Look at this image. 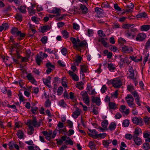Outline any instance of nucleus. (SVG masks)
Listing matches in <instances>:
<instances>
[{"label": "nucleus", "mask_w": 150, "mask_h": 150, "mask_svg": "<svg viewBox=\"0 0 150 150\" xmlns=\"http://www.w3.org/2000/svg\"><path fill=\"white\" fill-rule=\"evenodd\" d=\"M70 40L73 44V47L76 50H80V48L83 46L84 45V41H81L78 38H76L71 37L70 38Z\"/></svg>", "instance_id": "obj_1"}, {"label": "nucleus", "mask_w": 150, "mask_h": 150, "mask_svg": "<svg viewBox=\"0 0 150 150\" xmlns=\"http://www.w3.org/2000/svg\"><path fill=\"white\" fill-rule=\"evenodd\" d=\"M129 78L133 80L135 85L136 86L138 83L137 79L138 76L137 72V71H134L131 67H129Z\"/></svg>", "instance_id": "obj_2"}, {"label": "nucleus", "mask_w": 150, "mask_h": 150, "mask_svg": "<svg viewBox=\"0 0 150 150\" xmlns=\"http://www.w3.org/2000/svg\"><path fill=\"white\" fill-rule=\"evenodd\" d=\"M88 129L91 133L88 132V134L94 139H97L99 137L103 139L106 136L107 134L105 133L98 134V132H96L95 129L92 130L90 129Z\"/></svg>", "instance_id": "obj_3"}, {"label": "nucleus", "mask_w": 150, "mask_h": 150, "mask_svg": "<svg viewBox=\"0 0 150 150\" xmlns=\"http://www.w3.org/2000/svg\"><path fill=\"white\" fill-rule=\"evenodd\" d=\"M137 31V30L136 28L127 30L125 32V35L127 38H134L136 36V33Z\"/></svg>", "instance_id": "obj_4"}, {"label": "nucleus", "mask_w": 150, "mask_h": 150, "mask_svg": "<svg viewBox=\"0 0 150 150\" xmlns=\"http://www.w3.org/2000/svg\"><path fill=\"white\" fill-rule=\"evenodd\" d=\"M125 100L128 106L131 108L135 107V104L134 103V98L130 94L127 95L125 97Z\"/></svg>", "instance_id": "obj_5"}, {"label": "nucleus", "mask_w": 150, "mask_h": 150, "mask_svg": "<svg viewBox=\"0 0 150 150\" xmlns=\"http://www.w3.org/2000/svg\"><path fill=\"white\" fill-rule=\"evenodd\" d=\"M111 84L115 88H119L122 85V81L119 78H115L112 80Z\"/></svg>", "instance_id": "obj_6"}, {"label": "nucleus", "mask_w": 150, "mask_h": 150, "mask_svg": "<svg viewBox=\"0 0 150 150\" xmlns=\"http://www.w3.org/2000/svg\"><path fill=\"white\" fill-rule=\"evenodd\" d=\"M11 33L16 36H20L21 38H23L25 36V34L21 33L20 31H19L18 29L15 27L12 28L11 30Z\"/></svg>", "instance_id": "obj_7"}, {"label": "nucleus", "mask_w": 150, "mask_h": 150, "mask_svg": "<svg viewBox=\"0 0 150 150\" xmlns=\"http://www.w3.org/2000/svg\"><path fill=\"white\" fill-rule=\"evenodd\" d=\"M132 121L134 124L137 125H139L141 126L143 125L142 119L141 117H135L133 118Z\"/></svg>", "instance_id": "obj_8"}, {"label": "nucleus", "mask_w": 150, "mask_h": 150, "mask_svg": "<svg viewBox=\"0 0 150 150\" xmlns=\"http://www.w3.org/2000/svg\"><path fill=\"white\" fill-rule=\"evenodd\" d=\"M122 52L124 53L128 54L133 51L132 48L130 46H124L122 47Z\"/></svg>", "instance_id": "obj_9"}, {"label": "nucleus", "mask_w": 150, "mask_h": 150, "mask_svg": "<svg viewBox=\"0 0 150 150\" xmlns=\"http://www.w3.org/2000/svg\"><path fill=\"white\" fill-rule=\"evenodd\" d=\"M27 125H28L29 127L32 126V125L34 127L37 126L38 127L39 126V125H38V123L35 118H34L32 120L28 121L27 122Z\"/></svg>", "instance_id": "obj_10"}, {"label": "nucleus", "mask_w": 150, "mask_h": 150, "mask_svg": "<svg viewBox=\"0 0 150 150\" xmlns=\"http://www.w3.org/2000/svg\"><path fill=\"white\" fill-rule=\"evenodd\" d=\"M42 52H40V54H38L35 57V60L36 63L38 65H40L41 62L43 59V57H42Z\"/></svg>", "instance_id": "obj_11"}, {"label": "nucleus", "mask_w": 150, "mask_h": 150, "mask_svg": "<svg viewBox=\"0 0 150 150\" xmlns=\"http://www.w3.org/2000/svg\"><path fill=\"white\" fill-rule=\"evenodd\" d=\"M146 37L145 34L140 33L137 35L136 40L137 41H142L145 39Z\"/></svg>", "instance_id": "obj_12"}, {"label": "nucleus", "mask_w": 150, "mask_h": 150, "mask_svg": "<svg viewBox=\"0 0 150 150\" xmlns=\"http://www.w3.org/2000/svg\"><path fill=\"white\" fill-rule=\"evenodd\" d=\"M51 77L50 76H48L47 78L42 79L44 84L46 86H48L49 88H50L51 86L50 85V83L51 82L50 80H51Z\"/></svg>", "instance_id": "obj_13"}, {"label": "nucleus", "mask_w": 150, "mask_h": 150, "mask_svg": "<svg viewBox=\"0 0 150 150\" xmlns=\"http://www.w3.org/2000/svg\"><path fill=\"white\" fill-rule=\"evenodd\" d=\"M133 139L135 144L139 146L142 143V141L141 138L136 136L133 135Z\"/></svg>", "instance_id": "obj_14"}, {"label": "nucleus", "mask_w": 150, "mask_h": 150, "mask_svg": "<svg viewBox=\"0 0 150 150\" xmlns=\"http://www.w3.org/2000/svg\"><path fill=\"white\" fill-rule=\"evenodd\" d=\"M108 124V120H104L101 123V126L102 128L100 127H99V129L102 131L106 130L107 129Z\"/></svg>", "instance_id": "obj_15"}, {"label": "nucleus", "mask_w": 150, "mask_h": 150, "mask_svg": "<svg viewBox=\"0 0 150 150\" xmlns=\"http://www.w3.org/2000/svg\"><path fill=\"white\" fill-rule=\"evenodd\" d=\"M69 75L71 77L72 79L75 81H78L79 79L78 76L73 72L71 71H68Z\"/></svg>", "instance_id": "obj_16"}, {"label": "nucleus", "mask_w": 150, "mask_h": 150, "mask_svg": "<svg viewBox=\"0 0 150 150\" xmlns=\"http://www.w3.org/2000/svg\"><path fill=\"white\" fill-rule=\"evenodd\" d=\"M95 11L96 13L95 16L100 18L101 16V15L103 14V10L101 8L96 7L95 8Z\"/></svg>", "instance_id": "obj_17"}, {"label": "nucleus", "mask_w": 150, "mask_h": 150, "mask_svg": "<svg viewBox=\"0 0 150 150\" xmlns=\"http://www.w3.org/2000/svg\"><path fill=\"white\" fill-rule=\"evenodd\" d=\"M122 26L124 29H129L130 28H133L135 27V25L134 24H123Z\"/></svg>", "instance_id": "obj_18"}, {"label": "nucleus", "mask_w": 150, "mask_h": 150, "mask_svg": "<svg viewBox=\"0 0 150 150\" xmlns=\"http://www.w3.org/2000/svg\"><path fill=\"white\" fill-rule=\"evenodd\" d=\"M134 4L132 3H130L129 5H127L126 6V10L125 11L124 13L129 12L132 11V10L134 8Z\"/></svg>", "instance_id": "obj_19"}, {"label": "nucleus", "mask_w": 150, "mask_h": 150, "mask_svg": "<svg viewBox=\"0 0 150 150\" xmlns=\"http://www.w3.org/2000/svg\"><path fill=\"white\" fill-rule=\"evenodd\" d=\"M109 110H115L117 108V105L113 102H110L108 103Z\"/></svg>", "instance_id": "obj_20"}, {"label": "nucleus", "mask_w": 150, "mask_h": 150, "mask_svg": "<svg viewBox=\"0 0 150 150\" xmlns=\"http://www.w3.org/2000/svg\"><path fill=\"white\" fill-rule=\"evenodd\" d=\"M40 28V32L43 33L45 32L46 31L50 30L51 28V27L49 25H46L41 27Z\"/></svg>", "instance_id": "obj_21"}, {"label": "nucleus", "mask_w": 150, "mask_h": 150, "mask_svg": "<svg viewBox=\"0 0 150 150\" xmlns=\"http://www.w3.org/2000/svg\"><path fill=\"white\" fill-rule=\"evenodd\" d=\"M150 29V25H143L140 26V29L142 31H147Z\"/></svg>", "instance_id": "obj_22"}, {"label": "nucleus", "mask_w": 150, "mask_h": 150, "mask_svg": "<svg viewBox=\"0 0 150 150\" xmlns=\"http://www.w3.org/2000/svg\"><path fill=\"white\" fill-rule=\"evenodd\" d=\"M80 111L81 110L78 108H77L72 114V117L74 118H76L80 115Z\"/></svg>", "instance_id": "obj_23"}, {"label": "nucleus", "mask_w": 150, "mask_h": 150, "mask_svg": "<svg viewBox=\"0 0 150 150\" xmlns=\"http://www.w3.org/2000/svg\"><path fill=\"white\" fill-rule=\"evenodd\" d=\"M60 12L61 10L59 8L55 7L53 8L50 13L56 14L57 16H59L60 15Z\"/></svg>", "instance_id": "obj_24"}, {"label": "nucleus", "mask_w": 150, "mask_h": 150, "mask_svg": "<svg viewBox=\"0 0 150 150\" xmlns=\"http://www.w3.org/2000/svg\"><path fill=\"white\" fill-rule=\"evenodd\" d=\"M111 142L112 140L111 139L108 140H103L102 144L104 147L107 148L109 146V144Z\"/></svg>", "instance_id": "obj_25"}, {"label": "nucleus", "mask_w": 150, "mask_h": 150, "mask_svg": "<svg viewBox=\"0 0 150 150\" xmlns=\"http://www.w3.org/2000/svg\"><path fill=\"white\" fill-rule=\"evenodd\" d=\"M92 101L93 103H96V104L98 106H99L100 105V99L98 97L96 98L93 97L92 98Z\"/></svg>", "instance_id": "obj_26"}, {"label": "nucleus", "mask_w": 150, "mask_h": 150, "mask_svg": "<svg viewBox=\"0 0 150 150\" xmlns=\"http://www.w3.org/2000/svg\"><path fill=\"white\" fill-rule=\"evenodd\" d=\"M81 71L80 74H81V77H82L83 79H84V65H81L80 67Z\"/></svg>", "instance_id": "obj_27"}, {"label": "nucleus", "mask_w": 150, "mask_h": 150, "mask_svg": "<svg viewBox=\"0 0 150 150\" xmlns=\"http://www.w3.org/2000/svg\"><path fill=\"white\" fill-rule=\"evenodd\" d=\"M116 124L114 122H111L108 127V129L111 131H113L115 129L116 127Z\"/></svg>", "instance_id": "obj_28"}, {"label": "nucleus", "mask_w": 150, "mask_h": 150, "mask_svg": "<svg viewBox=\"0 0 150 150\" xmlns=\"http://www.w3.org/2000/svg\"><path fill=\"white\" fill-rule=\"evenodd\" d=\"M134 98L135 102L136 104L139 106H140L141 105V101L140 100V98L139 95L135 97Z\"/></svg>", "instance_id": "obj_29"}, {"label": "nucleus", "mask_w": 150, "mask_h": 150, "mask_svg": "<svg viewBox=\"0 0 150 150\" xmlns=\"http://www.w3.org/2000/svg\"><path fill=\"white\" fill-rule=\"evenodd\" d=\"M90 102L89 98L87 95L86 91H85V104H86L88 106H89L90 105Z\"/></svg>", "instance_id": "obj_30"}, {"label": "nucleus", "mask_w": 150, "mask_h": 150, "mask_svg": "<svg viewBox=\"0 0 150 150\" xmlns=\"http://www.w3.org/2000/svg\"><path fill=\"white\" fill-rule=\"evenodd\" d=\"M142 148L145 150H149L150 149V144L148 143H144L142 145Z\"/></svg>", "instance_id": "obj_31"}, {"label": "nucleus", "mask_w": 150, "mask_h": 150, "mask_svg": "<svg viewBox=\"0 0 150 150\" xmlns=\"http://www.w3.org/2000/svg\"><path fill=\"white\" fill-rule=\"evenodd\" d=\"M143 119L146 124L148 125L150 124V117L145 116L144 117Z\"/></svg>", "instance_id": "obj_32"}, {"label": "nucleus", "mask_w": 150, "mask_h": 150, "mask_svg": "<svg viewBox=\"0 0 150 150\" xmlns=\"http://www.w3.org/2000/svg\"><path fill=\"white\" fill-rule=\"evenodd\" d=\"M140 133H142L141 129L140 128L137 127L135 130L134 135H135L138 137Z\"/></svg>", "instance_id": "obj_33"}, {"label": "nucleus", "mask_w": 150, "mask_h": 150, "mask_svg": "<svg viewBox=\"0 0 150 150\" xmlns=\"http://www.w3.org/2000/svg\"><path fill=\"white\" fill-rule=\"evenodd\" d=\"M26 6H21L20 7L18 8L20 11L23 13H25L26 12Z\"/></svg>", "instance_id": "obj_34"}, {"label": "nucleus", "mask_w": 150, "mask_h": 150, "mask_svg": "<svg viewBox=\"0 0 150 150\" xmlns=\"http://www.w3.org/2000/svg\"><path fill=\"white\" fill-rule=\"evenodd\" d=\"M84 84L83 82L81 81L77 83L76 85V87L78 88L80 90H82L84 88L83 86Z\"/></svg>", "instance_id": "obj_35"}, {"label": "nucleus", "mask_w": 150, "mask_h": 150, "mask_svg": "<svg viewBox=\"0 0 150 150\" xmlns=\"http://www.w3.org/2000/svg\"><path fill=\"white\" fill-rule=\"evenodd\" d=\"M146 13L145 12H143L137 15V18H145L146 16Z\"/></svg>", "instance_id": "obj_36"}, {"label": "nucleus", "mask_w": 150, "mask_h": 150, "mask_svg": "<svg viewBox=\"0 0 150 150\" xmlns=\"http://www.w3.org/2000/svg\"><path fill=\"white\" fill-rule=\"evenodd\" d=\"M108 67L110 71H113L115 69V67L112 63L108 64Z\"/></svg>", "instance_id": "obj_37"}, {"label": "nucleus", "mask_w": 150, "mask_h": 150, "mask_svg": "<svg viewBox=\"0 0 150 150\" xmlns=\"http://www.w3.org/2000/svg\"><path fill=\"white\" fill-rule=\"evenodd\" d=\"M17 135L18 138L20 139H21L23 137V132L21 130H18V131Z\"/></svg>", "instance_id": "obj_38"}, {"label": "nucleus", "mask_w": 150, "mask_h": 150, "mask_svg": "<svg viewBox=\"0 0 150 150\" xmlns=\"http://www.w3.org/2000/svg\"><path fill=\"white\" fill-rule=\"evenodd\" d=\"M127 90H128L129 92H130L131 93H132V92L134 91V86L131 84L127 85Z\"/></svg>", "instance_id": "obj_39"}, {"label": "nucleus", "mask_w": 150, "mask_h": 150, "mask_svg": "<svg viewBox=\"0 0 150 150\" xmlns=\"http://www.w3.org/2000/svg\"><path fill=\"white\" fill-rule=\"evenodd\" d=\"M94 32L92 30L88 29L87 31L86 35L90 37L93 36Z\"/></svg>", "instance_id": "obj_40"}, {"label": "nucleus", "mask_w": 150, "mask_h": 150, "mask_svg": "<svg viewBox=\"0 0 150 150\" xmlns=\"http://www.w3.org/2000/svg\"><path fill=\"white\" fill-rule=\"evenodd\" d=\"M150 47V38L148 39L145 44V48L146 50H147Z\"/></svg>", "instance_id": "obj_41"}, {"label": "nucleus", "mask_w": 150, "mask_h": 150, "mask_svg": "<svg viewBox=\"0 0 150 150\" xmlns=\"http://www.w3.org/2000/svg\"><path fill=\"white\" fill-rule=\"evenodd\" d=\"M129 122L128 120H124L122 123V125L124 127H127L129 125Z\"/></svg>", "instance_id": "obj_42"}, {"label": "nucleus", "mask_w": 150, "mask_h": 150, "mask_svg": "<svg viewBox=\"0 0 150 150\" xmlns=\"http://www.w3.org/2000/svg\"><path fill=\"white\" fill-rule=\"evenodd\" d=\"M98 34L100 37L104 38L105 37V35L101 30H99L98 31Z\"/></svg>", "instance_id": "obj_43"}, {"label": "nucleus", "mask_w": 150, "mask_h": 150, "mask_svg": "<svg viewBox=\"0 0 150 150\" xmlns=\"http://www.w3.org/2000/svg\"><path fill=\"white\" fill-rule=\"evenodd\" d=\"M62 33L63 37H64L65 38H67L68 37V33L67 31L65 30L62 31Z\"/></svg>", "instance_id": "obj_44"}, {"label": "nucleus", "mask_w": 150, "mask_h": 150, "mask_svg": "<svg viewBox=\"0 0 150 150\" xmlns=\"http://www.w3.org/2000/svg\"><path fill=\"white\" fill-rule=\"evenodd\" d=\"M66 81L67 79L65 77H64L62 78V85L65 87H67V86Z\"/></svg>", "instance_id": "obj_45"}, {"label": "nucleus", "mask_w": 150, "mask_h": 150, "mask_svg": "<svg viewBox=\"0 0 150 150\" xmlns=\"http://www.w3.org/2000/svg\"><path fill=\"white\" fill-rule=\"evenodd\" d=\"M127 62L126 59L125 58H121L120 59V66H122L124 64Z\"/></svg>", "instance_id": "obj_46"}, {"label": "nucleus", "mask_w": 150, "mask_h": 150, "mask_svg": "<svg viewBox=\"0 0 150 150\" xmlns=\"http://www.w3.org/2000/svg\"><path fill=\"white\" fill-rule=\"evenodd\" d=\"M67 138L69 139L66 140V141L65 142V143L67 144H69L71 145H73V143L72 140L69 137H68Z\"/></svg>", "instance_id": "obj_47"}, {"label": "nucleus", "mask_w": 150, "mask_h": 150, "mask_svg": "<svg viewBox=\"0 0 150 150\" xmlns=\"http://www.w3.org/2000/svg\"><path fill=\"white\" fill-rule=\"evenodd\" d=\"M132 114L134 115H136L138 114V111L137 110H136V105H135V107L134 108H132Z\"/></svg>", "instance_id": "obj_48"}, {"label": "nucleus", "mask_w": 150, "mask_h": 150, "mask_svg": "<svg viewBox=\"0 0 150 150\" xmlns=\"http://www.w3.org/2000/svg\"><path fill=\"white\" fill-rule=\"evenodd\" d=\"M15 18L20 21H21L22 20V16L21 14L17 13L16 14Z\"/></svg>", "instance_id": "obj_49"}, {"label": "nucleus", "mask_w": 150, "mask_h": 150, "mask_svg": "<svg viewBox=\"0 0 150 150\" xmlns=\"http://www.w3.org/2000/svg\"><path fill=\"white\" fill-rule=\"evenodd\" d=\"M34 130V129L33 126L29 127V129L28 132V134L29 135H32L33 133Z\"/></svg>", "instance_id": "obj_50"}, {"label": "nucleus", "mask_w": 150, "mask_h": 150, "mask_svg": "<svg viewBox=\"0 0 150 150\" xmlns=\"http://www.w3.org/2000/svg\"><path fill=\"white\" fill-rule=\"evenodd\" d=\"M28 12L30 14H34L35 13V10L33 9L32 8H28Z\"/></svg>", "instance_id": "obj_51"}, {"label": "nucleus", "mask_w": 150, "mask_h": 150, "mask_svg": "<svg viewBox=\"0 0 150 150\" xmlns=\"http://www.w3.org/2000/svg\"><path fill=\"white\" fill-rule=\"evenodd\" d=\"M118 90H116L115 91V92L112 93L111 96L112 97H113L115 98H118Z\"/></svg>", "instance_id": "obj_52"}, {"label": "nucleus", "mask_w": 150, "mask_h": 150, "mask_svg": "<svg viewBox=\"0 0 150 150\" xmlns=\"http://www.w3.org/2000/svg\"><path fill=\"white\" fill-rule=\"evenodd\" d=\"M92 88V86L91 83H88L86 88V90H87V92L88 93L89 92H90Z\"/></svg>", "instance_id": "obj_53"}, {"label": "nucleus", "mask_w": 150, "mask_h": 150, "mask_svg": "<svg viewBox=\"0 0 150 150\" xmlns=\"http://www.w3.org/2000/svg\"><path fill=\"white\" fill-rule=\"evenodd\" d=\"M125 137L127 139L131 140L133 138V136L131 134H128L125 135Z\"/></svg>", "instance_id": "obj_54"}, {"label": "nucleus", "mask_w": 150, "mask_h": 150, "mask_svg": "<svg viewBox=\"0 0 150 150\" xmlns=\"http://www.w3.org/2000/svg\"><path fill=\"white\" fill-rule=\"evenodd\" d=\"M107 87L106 85H103L100 90L101 92L102 93H105L107 90Z\"/></svg>", "instance_id": "obj_55"}, {"label": "nucleus", "mask_w": 150, "mask_h": 150, "mask_svg": "<svg viewBox=\"0 0 150 150\" xmlns=\"http://www.w3.org/2000/svg\"><path fill=\"white\" fill-rule=\"evenodd\" d=\"M47 37L46 36H45L42 38L41 41L43 44H45L47 42Z\"/></svg>", "instance_id": "obj_56"}, {"label": "nucleus", "mask_w": 150, "mask_h": 150, "mask_svg": "<svg viewBox=\"0 0 150 150\" xmlns=\"http://www.w3.org/2000/svg\"><path fill=\"white\" fill-rule=\"evenodd\" d=\"M11 58L13 59V62L15 63H18V61L15 58L14 56L16 55V54L13 53L12 52H11Z\"/></svg>", "instance_id": "obj_57"}, {"label": "nucleus", "mask_w": 150, "mask_h": 150, "mask_svg": "<svg viewBox=\"0 0 150 150\" xmlns=\"http://www.w3.org/2000/svg\"><path fill=\"white\" fill-rule=\"evenodd\" d=\"M98 108L96 107L95 106L93 107L92 112L96 115H97L98 113Z\"/></svg>", "instance_id": "obj_58"}, {"label": "nucleus", "mask_w": 150, "mask_h": 150, "mask_svg": "<svg viewBox=\"0 0 150 150\" xmlns=\"http://www.w3.org/2000/svg\"><path fill=\"white\" fill-rule=\"evenodd\" d=\"M63 88L62 87L60 86L59 87L57 91V94L60 95L62 94V92L63 91Z\"/></svg>", "instance_id": "obj_59"}, {"label": "nucleus", "mask_w": 150, "mask_h": 150, "mask_svg": "<svg viewBox=\"0 0 150 150\" xmlns=\"http://www.w3.org/2000/svg\"><path fill=\"white\" fill-rule=\"evenodd\" d=\"M114 8L116 10L118 11H121V8L117 4H114Z\"/></svg>", "instance_id": "obj_60"}, {"label": "nucleus", "mask_w": 150, "mask_h": 150, "mask_svg": "<svg viewBox=\"0 0 150 150\" xmlns=\"http://www.w3.org/2000/svg\"><path fill=\"white\" fill-rule=\"evenodd\" d=\"M46 66L47 68H54V66L50 62H49L46 64Z\"/></svg>", "instance_id": "obj_61"}, {"label": "nucleus", "mask_w": 150, "mask_h": 150, "mask_svg": "<svg viewBox=\"0 0 150 150\" xmlns=\"http://www.w3.org/2000/svg\"><path fill=\"white\" fill-rule=\"evenodd\" d=\"M82 59V57L80 56H79L76 58L75 61L76 63H79L81 62Z\"/></svg>", "instance_id": "obj_62"}, {"label": "nucleus", "mask_w": 150, "mask_h": 150, "mask_svg": "<svg viewBox=\"0 0 150 150\" xmlns=\"http://www.w3.org/2000/svg\"><path fill=\"white\" fill-rule=\"evenodd\" d=\"M59 105L64 107H65L66 105V104L63 100H62L59 102Z\"/></svg>", "instance_id": "obj_63"}, {"label": "nucleus", "mask_w": 150, "mask_h": 150, "mask_svg": "<svg viewBox=\"0 0 150 150\" xmlns=\"http://www.w3.org/2000/svg\"><path fill=\"white\" fill-rule=\"evenodd\" d=\"M38 108L37 107L34 108L32 107L31 108V111L34 114L37 113Z\"/></svg>", "instance_id": "obj_64"}]
</instances>
